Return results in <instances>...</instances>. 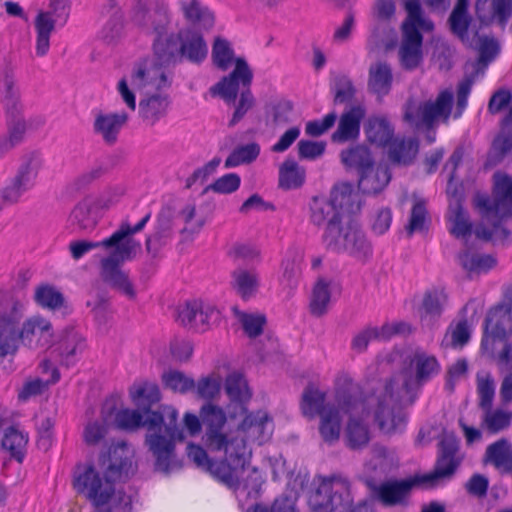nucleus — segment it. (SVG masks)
<instances>
[{
  "label": "nucleus",
  "mask_w": 512,
  "mask_h": 512,
  "mask_svg": "<svg viewBox=\"0 0 512 512\" xmlns=\"http://www.w3.org/2000/svg\"><path fill=\"white\" fill-rule=\"evenodd\" d=\"M365 115L366 109L362 104L353 105L343 112L336 131L331 135L332 142L345 143L358 138L360 124Z\"/></svg>",
  "instance_id": "nucleus-24"
},
{
  "label": "nucleus",
  "mask_w": 512,
  "mask_h": 512,
  "mask_svg": "<svg viewBox=\"0 0 512 512\" xmlns=\"http://www.w3.org/2000/svg\"><path fill=\"white\" fill-rule=\"evenodd\" d=\"M69 0H49L48 10L40 11L35 20L37 32L36 53L47 54L50 48V35L56 26L63 27L70 16Z\"/></svg>",
  "instance_id": "nucleus-16"
},
{
  "label": "nucleus",
  "mask_w": 512,
  "mask_h": 512,
  "mask_svg": "<svg viewBox=\"0 0 512 512\" xmlns=\"http://www.w3.org/2000/svg\"><path fill=\"white\" fill-rule=\"evenodd\" d=\"M27 295L0 291V357L14 354L22 340L32 333Z\"/></svg>",
  "instance_id": "nucleus-4"
},
{
  "label": "nucleus",
  "mask_w": 512,
  "mask_h": 512,
  "mask_svg": "<svg viewBox=\"0 0 512 512\" xmlns=\"http://www.w3.org/2000/svg\"><path fill=\"white\" fill-rule=\"evenodd\" d=\"M392 83L393 73L390 64L378 61L370 66L367 87L371 93L383 98L390 93Z\"/></svg>",
  "instance_id": "nucleus-33"
},
{
  "label": "nucleus",
  "mask_w": 512,
  "mask_h": 512,
  "mask_svg": "<svg viewBox=\"0 0 512 512\" xmlns=\"http://www.w3.org/2000/svg\"><path fill=\"white\" fill-rule=\"evenodd\" d=\"M340 407L328 403L326 412L320 415L319 432L323 440L327 443H333L339 439L341 429Z\"/></svg>",
  "instance_id": "nucleus-46"
},
{
  "label": "nucleus",
  "mask_w": 512,
  "mask_h": 512,
  "mask_svg": "<svg viewBox=\"0 0 512 512\" xmlns=\"http://www.w3.org/2000/svg\"><path fill=\"white\" fill-rule=\"evenodd\" d=\"M174 211L170 206H163L157 215L155 230L152 234L169 242L173 236Z\"/></svg>",
  "instance_id": "nucleus-63"
},
{
  "label": "nucleus",
  "mask_w": 512,
  "mask_h": 512,
  "mask_svg": "<svg viewBox=\"0 0 512 512\" xmlns=\"http://www.w3.org/2000/svg\"><path fill=\"white\" fill-rule=\"evenodd\" d=\"M260 154V146L256 142L236 147L226 158L225 168L252 163Z\"/></svg>",
  "instance_id": "nucleus-56"
},
{
  "label": "nucleus",
  "mask_w": 512,
  "mask_h": 512,
  "mask_svg": "<svg viewBox=\"0 0 512 512\" xmlns=\"http://www.w3.org/2000/svg\"><path fill=\"white\" fill-rule=\"evenodd\" d=\"M187 454L198 467L210 472L215 478L229 487L238 483L237 472L243 470L247 462V457L242 456L240 465L233 464V457H230L228 453H224V457L221 460L209 459L207 452L201 446L194 444L188 445ZM231 454L234 456L233 453Z\"/></svg>",
  "instance_id": "nucleus-19"
},
{
  "label": "nucleus",
  "mask_w": 512,
  "mask_h": 512,
  "mask_svg": "<svg viewBox=\"0 0 512 512\" xmlns=\"http://www.w3.org/2000/svg\"><path fill=\"white\" fill-rule=\"evenodd\" d=\"M394 129L386 118L373 117L368 120L366 135L371 143L387 146L393 139Z\"/></svg>",
  "instance_id": "nucleus-49"
},
{
  "label": "nucleus",
  "mask_w": 512,
  "mask_h": 512,
  "mask_svg": "<svg viewBox=\"0 0 512 512\" xmlns=\"http://www.w3.org/2000/svg\"><path fill=\"white\" fill-rule=\"evenodd\" d=\"M133 455V450L125 442L111 446L104 478L92 464L77 465L73 478L74 489L84 494L96 507L107 504L115 492L114 482L134 473Z\"/></svg>",
  "instance_id": "nucleus-2"
},
{
  "label": "nucleus",
  "mask_w": 512,
  "mask_h": 512,
  "mask_svg": "<svg viewBox=\"0 0 512 512\" xmlns=\"http://www.w3.org/2000/svg\"><path fill=\"white\" fill-rule=\"evenodd\" d=\"M438 446L439 454L434 470L427 474H419L424 489H433L439 485L440 480L450 479L460 465V460L456 457L459 441L453 433H445Z\"/></svg>",
  "instance_id": "nucleus-18"
},
{
  "label": "nucleus",
  "mask_w": 512,
  "mask_h": 512,
  "mask_svg": "<svg viewBox=\"0 0 512 512\" xmlns=\"http://www.w3.org/2000/svg\"><path fill=\"white\" fill-rule=\"evenodd\" d=\"M220 311L202 300L186 301L177 309V320L185 327L205 331L211 323L218 321Z\"/></svg>",
  "instance_id": "nucleus-21"
},
{
  "label": "nucleus",
  "mask_w": 512,
  "mask_h": 512,
  "mask_svg": "<svg viewBox=\"0 0 512 512\" xmlns=\"http://www.w3.org/2000/svg\"><path fill=\"white\" fill-rule=\"evenodd\" d=\"M150 218L151 213L149 212L134 226H131L128 222H122L105 243L116 245V247L125 250V252L129 251L136 254L141 248V244L133 238V235L142 231Z\"/></svg>",
  "instance_id": "nucleus-28"
},
{
  "label": "nucleus",
  "mask_w": 512,
  "mask_h": 512,
  "mask_svg": "<svg viewBox=\"0 0 512 512\" xmlns=\"http://www.w3.org/2000/svg\"><path fill=\"white\" fill-rule=\"evenodd\" d=\"M330 281L319 277L314 285L310 300V312L316 317H321L327 312L331 298Z\"/></svg>",
  "instance_id": "nucleus-52"
},
{
  "label": "nucleus",
  "mask_w": 512,
  "mask_h": 512,
  "mask_svg": "<svg viewBox=\"0 0 512 512\" xmlns=\"http://www.w3.org/2000/svg\"><path fill=\"white\" fill-rule=\"evenodd\" d=\"M310 221L318 227H330L332 224L341 223L342 219L328 199L315 196L310 203Z\"/></svg>",
  "instance_id": "nucleus-39"
},
{
  "label": "nucleus",
  "mask_w": 512,
  "mask_h": 512,
  "mask_svg": "<svg viewBox=\"0 0 512 512\" xmlns=\"http://www.w3.org/2000/svg\"><path fill=\"white\" fill-rule=\"evenodd\" d=\"M479 39V57L477 64L486 68L500 54L501 47L497 39L488 36H479V29L474 33Z\"/></svg>",
  "instance_id": "nucleus-59"
},
{
  "label": "nucleus",
  "mask_w": 512,
  "mask_h": 512,
  "mask_svg": "<svg viewBox=\"0 0 512 512\" xmlns=\"http://www.w3.org/2000/svg\"><path fill=\"white\" fill-rule=\"evenodd\" d=\"M346 241L340 244L341 252H347L360 260L367 259L372 253V247L364 232L355 224H347Z\"/></svg>",
  "instance_id": "nucleus-38"
},
{
  "label": "nucleus",
  "mask_w": 512,
  "mask_h": 512,
  "mask_svg": "<svg viewBox=\"0 0 512 512\" xmlns=\"http://www.w3.org/2000/svg\"><path fill=\"white\" fill-rule=\"evenodd\" d=\"M170 104L171 100L167 94H147L139 101V117L147 125L154 126L167 116Z\"/></svg>",
  "instance_id": "nucleus-26"
},
{
  "label": "nucleus",
  "mask_w": 512,
  "mask_h": 512,
  "mask_svg": "<svg viewBox=\"0 0 512 512\" xmlns=\"http://www.w3.org/2000/svg\"><path fill=\"white\" fill-rule=\"evenodd\" d=\"M407 367L386 381V393L396 401L408 397L409 404L416 398V391L437 376L441 365L434 355L416 349L407 358Z\"/></svg>",
  "instance_id": "nucleus-5"
},
{
  "label": "nucleus",
  "mask_w": 512,
  "mask_h": 512,
  "mask_svg": "<svg viewBox=\"0 0 512 512\" xmlns=\"http://www.w3.org/2000/svg\"><path fill=\"white\" fill-rule=\"evenodd\" d=\"M453 201L449 204L447 219L451 223L449 232L455 238L465 239L473 231V225L469 219L467 211L463 207L462 197L457 195L456 189L453 191Z\"/></svg>",
  "instance_id": "nucleus-30"
},
{
  "label": "nucleus",
  "mask_w": 512,
  "mask_h": 512,
  "mask_svg": "<svg viewBox=\"0 0 512 512\" xmlns=\"http://www.w3.org/2000/svg\"><path fill=\"white\" fill-rule=\"evenodd\" d=\"M334 104H344L351 102L357 93L352 80L347 75H338L334 79Z\"/></svg>",
  "instance_id": "nucleus-61"
},
{
  "label": "nucleus",
  "mask_w": 512,
  "mask_h": 512,
  "mask_svg": "<svg viewBox=\"0 0 512 512\" xmlns=\"http://www.w3.org/2000/svg\"><path fill=\"white\" fill-rule=\"evenodd\" d=\"M326 393L319 390L313 383H309L303 390L300 408L304 416L314 418L326 412Z\"/></svg>",
  "instance_id": "nucleus-43"
},
{
  "label": "nucleus",
  "mask_w": 512,
  "mask_h": 512,
  "mask_svg": "<svg viewBox=\"0 0 512 512\" xmlns=\"http://www.w3.org/2000/svg\"><path fill=\"white\" fill-rule=\"evenodd\" d=\"M234 57V51L230 43L223 38L217 37L212 47V59L214 64L225 71L229 68Z\"/></svg>",
  "instance_id": "nucleus-62"
},
{
  "label": "nucleus",
  "mask_w": 512,
  "mask_h": 512,
  "mask_svg": "<svg viewBox=\"0 0 512 512\" xmlns=\"http://www.w3.org/2000/svg\"><path fill=\"white\" fill-rule=\"evenodd\" d=\"M511 152L512 121L502 118L500 121V131L492 142V147L488 154V160L491 164H497Z\"/></svg>",
  "instance_id": "nucleus-40"
},
{
  "label": "nucleus",
  "mask_w": 512,
  "mask_h": 512,
  "mask_svg": "<svg viewBox=\"0 0 512 512\" xmlns=\"http://www.w3.org/2000/svg\"><path fill=\"white\" fill-rule=\"evenodd\" d=\"M128 119L126 112L99 114L94 121V131L102 136L105 143L113 145Z\"/></svg>",
  "instance_id": "nucleus-32"
},
{
  "label": "nucleus",
  "mask_w": 512,
  "mask_h": 512,
  "mask_svg": "<svg viewBox=\"0 0 512 512\" xmlns=\"http://www.w3.org/2000/svg\"><path fill=\"white\" fill-rule=\"evenodd\" d=\"M485 462L494 465L501 473H512V444L501 438L490 444L485 451Z\"/></svg>",
  "instance_id": "nucleus-37"
},
{
  "label": "nucleus",
  "mask_w": 512,
  "mask_h": 512,
  "mask_svg": "<svg viewBox=\"0 0 512 512\" xmlns=\"http://www.w3.org/2000/svg\"><path fill=\"white\" fill-rule=\"evenodd\" d=\"M453 105V94L444 90L434 101L417 103L409 98L404 105L403 120L415 129L434 130L438 121L447 123Z\"/></svg>",
  "instance_id": "nucleus-10"
},
{
  "label": "nucleus",
  "mask_w": 512,
  "mask_h": 512,
  "mask_svg": "<svg viewBox=\"0 0 512 512\" xmlns=\"http://www.w3.org/2000/svg\"><path fill=\"white\" fill-rule=\"evenodd\" d=\"M493 178V199L485 194H477L474 203L481 218H493L497 224L501 216L512 217V176L495 173Z\"/></svg>",
  "instance_id": "nucleus-13"
},
{
  "label": "nucleus",
  "mask_w": 512,
  "mask_h": 512,
  "mask_svg": "<svg viewBox=\"0 0 512 512\" xmlns=\"http://www.w3.org/2000/svg\"><path fill=\"white\" fill-rule=\"evenodd\" d=\"M129 394L136 407L142 410H153L152 406L161 400L159 386L149 381L134 383L129 389Z\"/></svg>",
  "instance_id": "nucleus-41"
},
{
  "label": "nucleus",
  "mask_w": 512,
  "mask_h": 512,
  "mask_svg": "<svg viewBox=\"0 0 512 512\" xmlns=\"http://www.w3.org/2000/svg\"><path fill=\"white\" fill-rule=\"evenodd\" d=\"M155 60L161 66L175 67L188 61L199 65L207 57L208 48L202 33L196 28H183L177 33L170 32V40L159 47Z\"/></svg>",
  "instance_id": "nucleus-7"
},
{
  "label": "nucleus",
  "mask_w": 512,
  "mask_h": 512,
  "mask_svg": "<svg viewBox=\"0 0 512 512\" xmlns=\"http://www.w3.org/2000/svg\"><path fill=\"white\" fill-rule=\"evenodd\" d=\"M337 403L341 411L350 415L345 429L346 445L352 450H361L370 441V433L367 425L356 417L368 414L365 400L356 390H343L337 392Z\"/></svg>",
  "instance_id": "nucleus-11"
},
{
  "label": "nucleus",
  "mask_w": 512,
  "mask_h": 512,
  "mask_svg": "<svg viewBox=\"0 0 512 512\" xmlns=\"http://www.w3.org/2000/svg\"><path fill=\"white\" fill-rule=\"evenodd\" d=\"M159 62L151 63L149 61H142L136 63L131 71V84L136 89H156L160 90L168 88L171 85V80L165 74Z\"/></svg>",
  "instance_id": "nucleus-23"
},
{
  "label": "nucleus",
  "mask_w": 512,
  "mask_h": 512,
  "mask_svg": "<svg viewBox=\"0 0 512 512\" xmlns=\"http://www.w3.org/2000/svg\"><path fill=\"white\" fill-rule=\"evenodd\" d=\"M461 266L469 272H486L493 268L496 260L490 255L472 254L464 251L458 256Z\"/></svg>",
  "instance_id": "nucleus-58"
},
{
  "label": "nucleus",
  "mask_w": 512,
  "mask_h": 512,
  "mask_svg": "<svg viewBox=\"0 0 512 512\" xmlns=\"http://www.w3.org/2000/svg\"><path fill=\"white\" fill-rule=\"evenodd\" d=\"M484 411V424L491 433H498L511 424L512 414L503 410L492 411V408L485 409Z\"/></svg>",
  "instance_id": "nucleus-64"
},
{
  "label": "nucleus",
  "mask_w": 512,
  "mask_h": 512,
  "mask_svg": "<svg viewBox=\"0 0 512 512\" xmlns=\"http://www.w3.org/2000/svg\"><path fill=\"white\" fill-rule=\"evenodd\" d=\"M403 403H409L408 397H404L401 401H396L387 395L386 385L384 386V393L378 402L374 416L381 432L395 434L404 430L406 415L401 407Z\"/></svg>",
  "instance_id": "nucleus-20"
},
{
  "label": "nucleus",
  "mask_w": 512,
  "mask_h": 512,
  "mask_svg": "<svg viewBox=\"0 0 512 512\" xmlns=\"http://www.w3.org/2000/svg\"><path fill=\"white\" fill-rule=\"evenodd\" d=\"M57 344L56 350L61 358V365L65 367L75 365L78 361V356L81 355L87 347L85 337L74 328L64 329Z\"/></svg>",
  "instance_id": "nucleus-25"
},
{
  "label": "nucleus",
  "mask_w": 512,
  "mask_h": 512,
  "mask_svg": "<svg viewBox=\"0 0 512 512\" xmlns=\"http://www.w3.org/2000/svg\"><path fill=\"white\" fill-rule=\"evenodd\" d=\"M34 336H37V345L45 348L55 345L60 337L54 332L52 323L41 315H34Z\"/></svg>",
  "instance_id": "nucleus-60"
},
{
  "label": "nucleus",
  "mask_w": 512,
  "mask_h": 512,
  "mask_svg": "<svg viewBox=\"0 0 512 512\" xmlns=\"http://www.w3.org/2000/svg\"><path fill=\"white\" fill-rule=\"evenodd\" d=\"M28 443V435H23L16 427L10 426L5 430L2 447L10 452L12 458L21 463L25 457V447Z\"/></svg>",
  "instance_id": "nucleus-51"
},
{
  "label": "nucleus",
  "mask_w": 512,
  "mask_h": 512,
  "mask_svg": "<svg viewBox=\"0 0 512 512\" xmlns=\"http://www.w3.org/2000/svg\"><path fill=\"white\" fill-rule=\"evenodd\" d=\"M225 390L232 404L246 413V404L250 401L252 393L245 378L239 373L230 374L225 381Z\"/></svg>",
  "instance_id": "nucleus-44"
},
{
  "label": "nucleus",
  "mask_w": 512,
  "mask_h": 512,
  "mask_svg": "<svg viewBox=\"0 0 512 512\" xmlns=\"http://www.w3.org/2000/svg\"><path fill=\"white\" fill-rule=\"evenodd\" d=\"M131 19L147 35L153 36L152 49L155 59L159 47L170 40L172 16L169 7L162 1L136 0Z\"/></svg>",
  "instance_id": "nucleus-9"
},
{
  "label": "nucleus",
  "mask_w": 512,
  "mask_h": 512,
  "mask_svg": "<svg viewBox=\"0 0 512 512\" xmlns=\"http://www.w3.org/2000/svg\"><path fill=\"white\" fill-rule=\"evenodd\" d=\"M352 504L350 482L341 475L323 478L309 497V505L313 511L350 512L353 509Z\"/></svg>",
  "instance_id": "nucleus-12"
},
{
  "label": "nucleus",
  "mask_w": 512,
  "mask_h": 512,
  "mask_svg": "<svg viewBox=\"0 0 512 512\" xmlns=\"http://www.w3.org/2000/svg\"><path fill=\"white\" fill-rule=\"evenodd\" d=\"M414 488L424 489L419 473L405 479H391L374 487L378 500L386 506L406 505Z\"/></svg>",
  "instance_id": "nucleus-22"
},
{
  "label": "nucleus",
  "mask_w": 512,
  "mask_h": 512,
  "mask_svg": "<svg viewBox=\"0 0 512 512\" xmlns=\"http://www.w3.org/2000/svg\"><path fill=\"white\" fill-rule=\"evenodd\" d=\"M388 145V158L392 164L410 166L414 163L419 151V141L416 138L396 137Z\"/></svg>",
  "instance_id": "nucleus-31"
},
{
  "label": "nucleus",
  "mask_w": 512,
  "mask_h": 512,
  "mask_svg": "<svg viewBox=\"0 0 512 512\" xmlns=\"http://www.w3.org/2000/svg\"><path fill=\"white\" fill-rule=\"evenodd\" d=\"M116 411V401L111 398L105 401L102 407L103 423L98 421L90 422L84 429V441L87 445H97L105 437L107 433L108 419Z\"/></svg>",
  "instance_id": "nucleus-45"
},
{
  "label": "nucleus",
  "mask_w": 512,
  "mask_h": 512,
  "mask_svg": "<svg viewBox=\"0 0 512 512\" xmlns=\"http://www.w3.org/2000/svg\"><path fill=\"white\" fill-rule=\"evenodd\" d=\"M232 288L243 299L252 298L258 289V275L252 270L236 269L232 272Z\"/></svg>",
  "instance_id": "nucleus-48"
},
{
  "label": "nucleus",
  "mask_w": 512,
  "mask_h": 512,
  "mask_svg": "<svg viewBox=\"0 0 512 512\" xmlns=\"http://www.w3.org/2000/svg\"><path fill=\"white\" fill-rule=\"evenodd\" d=\"M232 311L242 325L244 332L250 338H256L262 334L266 317L263 314H250L233 307Z\"/></svg>",
  "instance_id": "nucleus-57"
},
{
  "label": "nucleus",
  "mask_w": 512,
  "mask_h": 512,
  "mask_svg": "<svg viewBox=\"0 0 512 512\" xmlns=\"http://www.w3.org/2000/svg\"><path fill=\"white\" fill-rule=\"evenodd\" d=\"M328 200L341 216L343 213L355 214L361 209L358 196L353 192V186L350 183L335 185Z\"/></svg>",
  "instance_id": "nucleus-36"
},
{
  "label": "nucleus",
  "mask_w": 512,
  "mask_h": 512,
  "mask_svg": "<svg viewBox=\"0 0 512 512\" xmlns=\"http://www.w3.org/2000/svg\"><path fill=\"white\" fill-rule=\"evenodd\" d=\"M135 255V253L125 252V250L116 247L109 255L100 260L102 280L129 300H135L137 292L129 274L122 270L121 266L124 262L132 260Z\"/></svg>",
  "instance_id": "nucleus-14"
},
{
  "label": "nucleus",
  "mask_w": 512,
  "mask_h": 512,
  "mask_svg": "<svg viewBox=\"0 0 512 512\" xmlns=\"http://www.w3.org/2000/svg\"><path fill=\"white\" fill-rule=\"evenodd\" d=\"M390 180L391 173L388 167L374 164L371 171L358 178V188L364 194H377L388 185Z\"/></svg>",
  "instance_id": "nucleus-42"
},
{
  "label": "nucleus",
  "mask_w": 512,
  "mask_h": 512,
  "mask_svg": "<svg viewBox=\"0 0 512 512\" xmlns=\"http://www.w3.org/2000/svg\"><path fill=\"white\" fill-rule=\"evenodd\" d=\"M407 16L401 25V43L398 50L400 65L404 70L413 71L423 61V35L431 32L434 24L423 15L419 0H401Z\"/></svg>",
  "instance_id": "nucleus-6"
},
{
  "label": "nucleus",
  "mask_w": 512,
  "mask_h": 512,
  "mask_svg": "<svg viewBox=\"0 0 512 512\" xmlns=\"http://www.w3.org/2000/svg\"><path fill=\"white\" fill-rule=\"evenodd\" d=\"M252 81V69L244 58L239 57L235 59L232 72L209 89L212 96H219L227 105L233 106L232 117L228 122L230 128L242 121L256 105L251 91Z\"/></svg>",
  "instance_id": "nucleus-3"
},
{
  "label": "nucleus",
  "mask_w": 512,
  "mask_h": 512,
  "mask_svg": "<svg viewBox=\"0 0 512 512\" xmlns=\"http://www.w3.org/2000/svg\"><path fill=\"white\" fill-rule=\"evenodd\" d=\"M200 417L205 428L203 436L205 446L210 451L228 453L230 457H232L230 453H233L232 463L240 465L242 456H247L246 443L242 438L228 439L227 435L223 433V427L226 423L224 411L214 404L207 403L202 406Z\"/></svg>",
  "instance_id": "nucleus-8"
},
{
  "label": "nucleus",
  "mask_w": 512,
  "mask_h": 512,
  "mask_svg": "<svg viewBox=\"0 0 512 512\" xmlns=\"http://www.w3.org/2000/svg\"><path fill=\"white\" fill-rule=\"evenodd\" d=\"M512 336V316L501 306H492L483 321L480 351L483 356L495 355L496 346Z\"/></svg>",
  "instance_id": "nucleus-15"
},
{
  "label": "nucleus",
  "mask_w": 512,
  "mask_h": 512,
  "mask_svg": "<svg viewBox=\"0 0 512 512\" xmlns=\"http://www.w3.org/2000/svg\"><path fill=\"white\" fill-rule=\"evenodd\" d=\"M34 300L40 307L50 312L61 311L69 314L72 311L64 294L52 284H39L34 291Z\"/></svg>",
  "instance_id": "nucleus-27"
},
{
  "label": "nucleus",
  "mask_w": 512,
  "mask_h": 512,
  "mask_svg": "<svg viewBox=\"0 0 512 512\" xmlns=\"http://www.w3.org/2000/svg\"><path fill=\"white\" fill-rule=\"evenodd\" d=\"M451 33L463 43L469 42L468 30L472 23V16L468 10L452 9L447 20Z\"/></svg>",
  "instance_id": "nucleus-55"
},
{
  "label": "nucleus",
  "mask_w": 512,
  "mask_h": 512,
  "mask_svg": "<svg viewBox=\"0 0 512 512\" xmlns=\"http://www.w3.org/2000/svg\"><path fill=\"white\" fill-rule=\"evenodd\" d=\"M306 171L292 159L287 158L279 168V187L292 190L301 187L305 182Z\"/></svg>",
  "instance_id": "nucleus-47"
},
{
  "label": "nucleus",
  "mask_w": 512,
  "mask_h": 512,
  "mask_svg": "<svg viewBox=\"0 0 512 512\" xmlns=\"http://www.w3.org/2000/svg\"><path fill=\"white\" fill-rule=\"evenodd\" d=\"M340 159L346 170L355 172L358 178L371 171L375 164L371 151L364 145H356L342 150Z\"/></svg>",
  "instance_id": "nucleus-29"
},
{
  "label": "nucleus",
  "mask_w": 512,
  "mask_h": 512,
  "mask_svg": "<svg viewBox=\"0 0 512 512\" xmlns=\"http://www.w3.org/2000/svg\"><path fill=\"white\" fill-rule=\"evenodd\" d=\"M92 204L88 199L80 201L69 216L70 224L80 231L95 227L96 219L91 213Z\"/></svg>",
  "instance_id": "nucleus-54"
},
{
  "label": "nucleus",
  "mask_w": 512,
  "mask_h": 512,
  "mask_svg": "<svg viewBox=\"0 0 512 512\" xmlns=\"http://www.w3.org/2000/svg\"><path fill=\"white\" fill-rule=\"evenodd\" d=\"M444 300L445 295L436 289L428 290L424 293L420 308L422 323L431 325L435 319L441 316Z\"/></svg>",
  "instance_id": "nucleus-50"
},
{
  "label": "nucleus",
  "mask_w": 512,
  "mask_h": 512,
  "mask_svg": "<svg viewBox=\"0 0 512 512\" xmlns=\"http://www.w3.org/2000/svg\"><path fill=\"white\" fill-rule=\"evenodd\" d=\"M114 422L117 428L129 432L146 428L145 444L155 458V470L170 471L176 440L184 439L176 408L170 405H160L156 410L125 408L115 413Z\"/></svg>",
  "instance_id": "nucleus-1"
},
{
  "label": "nucleus",
  "mask_w": 512,
  "mask_h": 512,
  "mask_svg": "<svg viewBox=\"0 0 512 512\" xmlns=\"http://www.w3.org/2000/svg\"><path fill=\"white\" fill-rule=\"evenodd\" d=\"M31 170V162L27 160L19 167L12 184L0 191V212L6 206L18 202L23 192L27 190Z\"/></svg>",
  "instance_id": "nucleus-34"
},
{
  "label": "nucleus",
  "mask_w": 512,
  "mask_h": 512,
  "mask_svg": "<svg viewBox=\"0 0 512 512\" xmlns=\"http://www.w3.org/2000/svg\"><path fill=\"white\" fill-rule=\"evenodd\" d=\"M161 380L164 388L174 393L186 394L195 389V380L178 370L164 372L161 376Z\"/></svg>",
  "instance_id": "nucleus-53"
},
{
  "label": "nucleus",
  "mask_w": 512,
  "mask_h": 512,
  "mask_svg": "<svg viewBox=\"0 0 512 512\" xmlns=\"http://www.w3.org/2000/svg\"><path fill=\"white\" fill-rule=\"evenodd\" d=\"M2 88L4 91V104L11 120L8 124V135L0 136V159L23 142L26 132V124L19 117L20 107L12 78L6 76L2 81Z\"/></svg>",
  "instance_id": "nucleus-17"
},
{
  "label": "nucleus",
  "mask_w": 512,
  "mask_h": 512,
  "mask_svg": "<svg viewBox=\"0 0 512 512\" xmlns=\"http://www.w3.org/2000/svg\"><path fill=\"white\" fill-rule=\"evenodd\" d=\"M180 10L185 20L194 26L193 28L209 30L214 26V14L200 0H182Z\"/></svg>",
  "instance_id": "nucleus-35"
}]
</instances>
